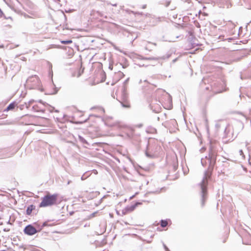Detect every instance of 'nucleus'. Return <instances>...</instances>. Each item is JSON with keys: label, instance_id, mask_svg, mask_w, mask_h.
Wrapping results in <instances>:
<instances>
[{"label": "nucleus", "instance_id": "obj_41", "mask_svg": "<svg viewBox=\"0 0 251 251\" xmlns=\"http://www.w3.org/2000/svg\"><path fill=\"white\" fill-rule=\"evenodd\" d=\"M94 215H95V213H93V214H92V215H92V216H94Z\"/></svg>", "mask_w": 251, "mask_h": 251}, {"label": "nucleus", "instance_id": "obj_46", "mask_svg": "<svg viewBox=\"0 0 251 251\" xmlns=\"http://www.w3.org/2000/svg\"><path fill=\"white\" fill-rule=\"evenodd\" d=\"M157 192H158V193H159V192H160V190L158 191Z\"/></svg>", "mask_w": 251, "mask_h": 251}, {"label": "nucleus", "instance_id": "obj_14", "mask_svg": "<svg viewBox=\"0 0 251 251\" xmlns=\"http://www.w3.org/2000/svg\"><path fill=\"white\" fill-rule=\"evenodd\" d=\"M241 5H243L247 9H251V1H243Z\"/></svg>", "mask_w": 251, "mask_h": 251}, {"label": "nucleus", "instance_id": "obj_27", "mask_svg": "<svg viewBox=\"0 0 251 251\" xmlns=\"http://www.w3.org/2000/svg\"><path fill=\"white\" fill-rule=\"evenodd\" d=\"M109 4L114 6H117V4L116 3H109Z\"/></svg>", "mask_w": 251, "mask_h": 251}, {"label": "nucleus", "instance_id": "obj_22", "mask_svg": "<svg viewBox=\"0 0 251 251\" xmlns=\"http://www.w3.org/2000/svg\"><path fill=\"white\" fill-rule=\"evenodd\" d=\"M48 226V223L47 222H45L43 223L42 225L41 226V227H39V228H41V230L44 227V226Z\"/></svg>", "mask_w": 251, "mask_h": 251}, {"label": "nucleus", "instance_id": "obj_25", "mask_svg": "<svg viewBox=\"0 0 251 251\" xmlns=\"http://www.w3.org/2000/svg\"><path fill=\"white\" fill-rule=\"evenodd\" d=\"M163 246L164 249L165 250V251H167L168 250H169V248L167 247V246L164 243H163Z\"/></svg>", "mask_w": 251, "mask_h": 251}, {"label": "nucleus", "instance_id": "obj_7", "mask_svg": "<svg viewBox=\"0 0 251 251\" xmlns=\"http://www.w3.org/2000/svg\"><path fill=\"white\" fill-rule=\"evenodd\" d=\"M171 56V53L170 52H167L165 55L158 56V57H143L142 58L143 60H149V61H153L155 62H158L160 60H166L170 58Z\"/></svg>", "mask_w": 251, "mask_h": 251}, {"label": "nucleus", "instance_id": "obj_2", "mask_svg": "<svg viewBox=\"0 0 251 251\" xmlns=\"http://www.w3.org/2000/svg\"><path fill=\"white\" fill-rule=\"evenodd\" d=\"M210 80L211 79L208 78H203L200 83L201 88L206 90H210L214 94L220 93L226 91V84L224 79L220 81H214L212 82H210Z\"/></svg>", "mask_w": 251, "mask_h": 251}, {"label": "nucleus", "instance_id": "obj_16", "mask_svg": "<svg viewBox=\"0 0 251 251\" xmlns=\"http://www.w3.org/2000/svg\"><path fill=\"white\" fill-rule=\"evenodd\" d=\"M137 203H135L134 204L131 205L130 206H127L125 208V211L126 212H131L134 210L136 206H137Z\"/></svg>", "mask_w": 251, "mask_h": 251}, {"label": "nucleus", "instance_id": "obj_23", "mask_svg": "<svg viewBox=\"0 0 251 251\" xmlns=\"http://www.w3.org/2000/svg\"><path fill=\"white\" fill-rule=\"evenodd\" d=\"M109 126H118V127H119L120 126V124L118 123H115L114 124H113V125H109Z\"/></svg>", "mask_w": 251, "mask_h": 251}, {"label": "nucleus", "instance_id": "obj_40", "mask_svg": "<svg viewBox=\"0 0 251 251\" xmlns=\"http://www.w3.org/2000/svg\"><path fill=\"white\" fill-rule=\"evenodd\" d=\"M74 212H72L70 213V215H72L73 214Z\"/></svg>", "mask_w": 251, "mask_h": 251}, {"label": "nucleus", "instance_id": "obj_30", "mask_svg": "<svg viewBox=\"0 0 251 251\" xmlns=\"http://www.w3.org/2000/svg\"><path fill=\"white\" fill-rule=\"evenodd\" d=\"M9 230H10V229H9V228H4V229H3V231H4L7 232V231H9Z\"/></svg>", "mask_w": 251, "mask_h": 251}, {"label": "nucleus", "instance_id": "obj_43", "mask_svg": "<svg viewBox=\"0 0 251 251\" xmlns=\"http://www.w3.org/2000/svg\"><path fill=\"white\" fill-rule=\"evenodd\" d=\"M199 3H201V1L199 0L198 1Z\"/></svg>", "mask_w": 251, "mask_h": 251}, {"label": "nucleus", "instance_id": "obj_3", "mask_svg": "<svg viewBox=\"0 0 251 251\" xmlns=\"http://www.w3.org/2000/svg\"><path fill=\"white\" fill-rule=\"evenodd\" d=\"M57 194H53L51 195H47L42 200L40 203V207L51 206L56 203Z\"/></svg>", "mask_w": 251, "mask_h": 251}, {"label": "nucleus", "instance_id": "obj_39", "mask_svg": "<svg viewBox=\"0 0 251 251\" xmlns=\"http://www.w3.org/2000/svg\"><path fill=\"white\" fill-rule=\"evenodd\" d=\"M70 182H71V181H68V182L67 184H70Z\"/></svg>", "mask_w": 251, "mask_h": 251}, {"label": "nucleus", "instance_id": "obj_45", "mask_svg": "<svg viewBox=\"0 0 251 251\" xmlns=\"http://www.w3.org/2000/svg\"><path fill=\"white\" fill-rule=\"evenodd\" d=\"M144 81L147 82V80H145Z\"/></svg>", "mask_w": 251, "mask_h": 251}, {"label": "nucleus", "instance_id": "obj_13", "mask_svg": "<svg viewBox=\"0 0 251 251\" xmlns=\"http://www.w3.org/2000/svg\"><path fill=\"white\" fill-rule=\"evenodd\" d=\"M35 209V206L33 205V204H31L30 205H29L27 208H26V215H30L32 212V211Z\"/></svg>", "mask_w": 251, "mask_h": 251}, {"label": "nucleus", "instance_id": "obj_12", "mask_svg": "<svg viewBox=\"0 0 251 251\" xmlns=\"http://www.w3.org/2000/svg\"><path fill=\"white\" fill-rule=\"evenodd\" d=\"M31 108L32 111L34 112H44L45 109L43 108L41 106H39L37 104H32Z\"/></svg>", "mask_w": 251, "mask_h": 251}, {"label": "nucleus", "instance_id": "obj_5", "mask_svg": "<svg viewBox=\"0 0 251 251\" xmlns=\"http://www.w3.org/2000/svg\"><path fill=\"white\" fill-rule=\"evenodd\" d=\"M40 84V81L38 76L36 75L29 76L26 81L25 86L30 89H34L38 88Z\"/></svg>", "mask_w": 251, "mask_h": 251}, {"label": "nucleus", "instance_id": "obj_1", "mask_svg": "<svg viewBox=\"0 0 251 251\" xmlns=\"http://www.w3.org/2000/svg\"><path fill=\"white\" fill-rule=\"evenodd\" d=\"M217 152L211 146L210 147L208 155L205 156V158L201 159V163L203 166H205L207 164V160L209 164L208 170L204 172V176L201 182L200 183L201 187V205L203 207L204 205L205 201L207 198V185L208 183V179L210 177L212 171L216 163Z\"/></svg>", "mask_w": 251, "mask_h": 251}, {"label": "nucleus", "instance_id": "obj_34", "mask_svg": "<svg viewBox=\"0 0 251 251\" xmlns=\"http://www.w3.org/2000/svg\"><path fill=\"white\" fill-rule=\"evenodd\" d=\"M10 218H9V220L7 222V224H11V223H10Z\"/></svg>", "mask_w": 251, "mask_h": 251}, {"label": "nucleus", "instance_id": "obj_10", "mask_svg": "<svg viewBox=\"0 0 251 251\" xmlns=\"http://www.w3.org/2000/svg\"><path fill=\"white\" fill-rule=\"evenodd\" d=\"M215 4L217 5L220 8H229L231 6L230 1H216Z\"/></svg>", "mask_w": 251, "mask_h": 251}, {"label": "nucleus", "instance_id": "obj_9", "mask_svg": "<svg viewBox=\"0 0 251 251\" xmlns=\"http://www.w3.org/2000/svg\"><path fill=\"white\" fill-rule=\"evenodd\" d=\"M5 3L11 8L13 10L16 11L20 9L21 6V4L20 1H15V3H13V1H4Z\"/></svg>", "mask_w": 251, "mask_h": 251}, {"label": "nucleus", "instance_id": "obj_37", "mask_svg": "<svg viewBox=\"0 0 251 251\" xmlns=\"http://www.w3.org/2000/svg\"><path fill=\"white\" fill-rule=\"evenodd\" d=\"M141 82H142V80H141V79H140V81H139V84H140Z\"/></svg>", "mask_w": 251, "mask_h": 251}, {"label": "nucleus", "instance_id": "obj_28", "mask_svg": "<svg viewBox=\"0 0 251 251\" xmlns=\"http://www.w3.org/2000/svg\"><path fill=\"white\" fill-rule=\"evenodd\" d=\"M239 153H240V155H243V151L242 150H240L239 151Z\"/></svg>", "mask_w": 251, "mask_h": 251}, {"label": "nucleus", "instance_id": "obj_32", "mask_svg": "<svg viewBox=\"0 0 251 251\" xmlns=\"http://www.w3.org/2000/svg\"><path fill=\"white\" fill-rule=\"evenodd\" d=\"M176 60H177V58H175V59L173 60L172 62L173 63H174L176 62Z\"/></svg>", "mask_w": 251, "mask_h": 251}, {"label": "nucleus", "instance_id": "obj_15", "mask_svg": "<svg viewBox=\"0 0 251 251\" xmlns=\"http://www.w3.org/2000/svg\"><path fill=\"white\" fill-rule=\"evenodd\" d=\"M15 106H16V102H12L10 103L8 105V106L4 110V111H8L9 110H12L14 109Z\"/></svg>", "mask_w": 251, "mask_h": 251}, {"label": "nucleus", "instance_id": "obj_42", "mask_svg": "<svg viewBox=\"0 0 251 251\" xmlns=\"http://www.w3.org/2000/svg\"><path fill=\"white\" fill-rule=\"evenodd\" d=\"M55 112H58V111L57 110H56L55 111Z\"/></svg>", "mask_w": 251, "mask_h": 251}, {"label": "nucleus", "instance_id": "obj_19", "mask_svg": "<svg viewBox=\"0 0 251 251\" xmlns=\"http://www.w3.org/2000/svg\"><path fill=\"white\" fill-rule=\"evenodd\" d=\"M168 225V221L167 220H161L160 221V226L162 227H165Z\"/></svg>", "mask_w": 251, "mask_h": 251}, {"label": "nucleus", "instance_id": "obj_44", "mask_svg": "<svg viewBox=\"0 0 251 251\" xmlns=\"http://www.w3.org/2000/svg\"><path fill=\"white\" fill-rule=\"evenodd\" d=\"M216 126H219V125H218V124H216Z\"/></svg>", "mask_w": 251, "mask_h": 251}, {"label": "nucleus", "instance_id": "obj_4", "mask_svg": "<svg viewBox=\"0 0 251 251\" xmlns=\"http://www.w3.org/2000/svg\"><path fill=\"white\" fill-rule=\"evenodd\" d=\"M160 147L156 144L148 143L145 151L146 155L149 158H153L157 155Z\"/></svg>", "mask_w": 251, "mask_h": 251}, {"label": "nucleus", "instance_id": "obj_17", "mask_svg": "<svg viewBox=\"0 0 251 251\" xmlns=\"http://www.w3.org/2000/svg\"><path fill=\"white\" fill-rule=\"evenodd\" d=\"M146 131L149 133H155L156 132V129L152 126H149L146 129Z\"/></svg>", "mask_w": 251, "mask_h": 251}, {"label": "nucleus", "instance_id": "obj_11", "mask_svg": "<svg viewBox=\"0 0 251 251\" xmlns=\"http://www.w3.org/2000/svg\"><path fill=\"white\" fill-rule=\"evenodd\" d=\"M35 102V101L34 100H29L27 102H25L24 104H20L18 106V108L20 110H23L25 108H26L27 109H28L29 107Z\"/></svg>", "mask_w": 251, "mask_h": 251}, {"label": "nucleus", "instance_id": "obj_20", "mask_svg": "<svg viewBox=\"0 0 251 251\" xmlns=\"http://www.w3.org/2000/svg\"><path fill=\"white\" fill-rule=\"evenodd\" d=\"M4 152L5 151L0 150V158H5L7 156V155L4 153Z\"/></svg>", "mask_w": 251, "mask_h": 251}, {"label": "nucleus", "instance_id": "obj_21", "mask_svg": "<svg viewBox=\"0 0 251 251\" xmlns=\"http://www.w3.org/2000/svg\"><path fill=\"white\" fill-rule=\"evenodd\" d=\"M61 43L63 44H69L72 43V41L71 40H63L61 42Z\"/></svg>", "mask_w": 251, "mask_h": 251}, {"label": "nucleus", "instance_id": "obj_24", "mask_svg": "<svg viewBox=\"0 0 251 251\" xmlns=\"http://www.w3.org/2000/svg\"><path fill=\"white\" fill-rule=\"evenodd\" d=\"M57 91L58 90H57L56 88H55L52 92L49 93L48 94H55L57 93Z\"/></svg>", "mask_w": 251, "mask_h": 251}, {"label": "nucleus", "instance_id": "obj_35", "mask_svg": "<svg viewBox=\"0 0 251 251\" xmlns=\"http://www.w3.org/2000/svg\"><path fill=\"white\" fill-rule=\"evenodd\" d=\"M146 7V4H144L142 6V8L144 9Z\"/></svg>", "mask_w": 251, "mask_h": 251}, {"label": "nucleus", "instance_id": "obj_26", "mask_svg": "<svg viewBox=\"0 0 251 251\" xmlns=\"http://www.w3.org/2000/svg\"><path fill=\"white\" fill-rule=\"evenodd\" d=\"M195 25L197 27H200V25L199 23L197 22L196 23H195Z\"/></svg>", "mask_w": 251, "mask_h": 251}, {"label": "nucleus", "instance_id": "obj_31", "mask_svg": "<svg viewBox=\"0 0 251 251\" xmlns=\"http://www.w3.org/2000/svg\"><path fill=\"white\" fill-rule=\"evenodd\" d=\"M170 1H167L166 2V6H167V7L170 4Z\"/></svg>", "mask_w": 251, "mask_h": 251}, {"label": "nucleus", "instance_id": "obj_33", "mask_svg": "<svg viewBox=\"0 0 251 251\" xmlns=\"http://www.w3.org/2000/svg\"><path fill=\"white\" fill-rule=\"evenodd\" d=\"M88 119H89V118L86 119L83 122H81V123L87 122L88 120Z\"/></svg>", "mask_w": 251, "mask_h": 251}, {"label": "nucleus", "instance_id": "obj_38", "mask_svg": "<svg viewBox=\"0 0 251 251\" xmlns=\"http://www.w3.org/2000/svg\"><path fill=\"white\" fill-rule=\"evenodd\" d=\"M128 80V78H127L125 81V83H126V82H127V81Z\"/></svg>", "mask_w": 251, "mask_h": 251}, {"label": "nucleus", "instance_id": "obj_18", "mask_svg": "<svg viewBox=\"0 0 251 251\" xmlns=\"http://www.w3.org/2000/svg\"><path fill=\"white\" fill-rule=\"evenodd\" d=\"M78 140L81 143H82L83 145H89L87 141L82 136L79 135L78 136Z\"/></svg>", "mask_w": 251, "mask_h": 251}, {"label": "nucleus", "instance_id": "obj_36", "mask_svg": "<svg viewBox=\"0 0 251 251\" xmlns=\"http://www.w3.org/2000/svg\"><path fill=\"white\" fill-rule=\"evenodd\" d=\"M194 45L198 46V45H199V44H197V43H193V46H194Z\"/></svg>", "mask_w": 251, "mask_h": 251}, {"label": "nucleus", "instance_id": "obj_29", "mask_svg": "<svg viewBox=\"0 0 251 251\" xmlns=\"http://www.w3.org/2000/svg\"><path fill=\"white\" fill-rule=\"evenodd\" d=\"M38 101L39 102L41 103H42V104H43V105H45V104H46V102L43 103V102H42V100H38Z\"/></svg>", "mask_w": 251, "mask_h": 251}, {"label": "nucleus", "instance_id": "obj_6", "mask_svg": "<svg viewBox=\"0 0 251 251\" xmlns=\"http://www.w3.org/2000/svg\"><path fill=\"white\" fill-rule=\"evenodd\" d=\"M41 228L37 229L32 225H28L25 227L24 232L27 235L32 236L39 232Z\"/></svg>", "mask_w": 251, "mask_h": 251}, {"label": "nucleus", "instance_id": "obj_8", "mask_svg": "<svg viewBox=\"0 0 251 251\" xmlns=\"http://www.w3.org/2000/svg\"><path fill=\"white\" fill-rule=\"evenodd\" d=\"M120 102L123 107L127 108L129 107V103L127 100V95L125 88L122 90L121 100Z\"/></svg>", "mask_w": 251, "mask_h": 251}, {"label": "nucleus", "instance_id": "obj_47", "mask_svg": "<svg viewBox=\"0 0 251 251\" xmlns=\"http://www.w3.org/2000/svg\"><path fill=\"white\" fill-rule=\"evenodd\" d=\"M155 65V64H152V66H154Z\"/></svg>", "mask_w": 251, "mask_h": 251}]
</instances>
